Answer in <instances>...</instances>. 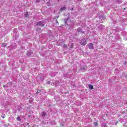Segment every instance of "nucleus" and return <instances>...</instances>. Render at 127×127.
Returning <instances> with one entry per match:
<instances>
[{
    "mask_svg": "<svg viewBox=\"0 0 127 127\" xmlns=\"http://www.w3.org/2000/svg\"><path fill=\"white\" fill-rule=\"evenodd\" d=\"M42 26H44V24H43Z\"/></svg>",
    "mask_w": 127,
    "mask_h": 127,
    "instance_id": "dca6fc26",
    "label": "nucleus"
},
{
    "mask_svg": "<svg viewBox=\"0 0 127 127\" xmlns=\"http://www.w3.org/2000/svg\"><path fill=\"white\" fill-rule=\"evenodd\" d=\"M3 88H5V85H4L3 86Z\"/></svg>",
    "mask_w": 127,
    "mask_h": 127,
    "instance_id": "2eb2a0df",
    "label": "nucleus"
},
{
    "mask_svg": "<svg viewBox=\"0 0 127 127\" xmlns=\"http://www.w3.org/2000/svg\"><path fill=\"white\" fill-rule=\"evenodd\" d=\"M64 47H67V46H66V45H64Z\"/></svg>",
    "mask_w": 127,
    "mask_h": 127,
    "instance_id": "4468645a",
    "label": "nucleus"
},
{
    "mask_svg": "<svg viewBox=\"0 0 127 127\" xmlns=\"http://www.w3.org/2000/svg\"><path fill=\"white\" fill-rule=\"evenodd\" d=\"M58 1H59V0H58Z\"/></svg>",
    "mask_w": 127,
    "mask_h": 127,
    "instance_id": "aec40b11",
    "label": "nucleus"
},
{
    "mask_svg": "<svg viewBox=\"0 0 127 127\" xmlns=\"http://www.w3.org/2000/svg\"><path fill=\"white\" fill-rule=\"evenodd\" d=\"M86 69V67H81V69L82 70H85Z\"/></svg>",
    "mask_w": 127,
    "mask_h": 127,
    "instance_id": "1a4fd4ad",
    "label": "nucleus"
},
{
    "mask_svg": "<svg viewBox=\"0 0 127 127\" xmlns=\"http://www.w3.org/2000/svg\"><path fill=\"white\" fill-rule=\"evenodd\" d=\"M88 88L90 90H93V85H91V84H89L88 85Z\"/></svg>",
    "mask_w": 127,
    "mask_h": 127,
    "instance_id": "20e7f679",
    "label": "nucleus"
},
{
    "mask_svg": "<svg viewBox=\"0 0 127 127\" xmlns=\"http://www.w3.org/2000/svg\"><path fill=\"white\" fill-rule=\"evenodd\" d=\"M57 21V25H59V23H58V22L57 21V20H56Z\"/></svg>",
    "mask_w": 127,
    "mask_h": 127,
    "instance_id": "ddd939ff",
    "label": "nucleus"
},
{
    "mask_svg": "<svg viewBox=\"0 0 127 127\" xmlns=\"http://www.w3.org/2000/svg\"><path fill=\"white\" fill-rule=\"evenodd\" d=\"M77 31H78V32H81L82 31V29H80V28H78V29H77Z\"/></svg>",
    "mask_w": 127,
    "mask_h": 127,
    "instance_id": "423d86ee",
    "label": "nucleus"
},
{
    "mask_svg": "<svg viewBox=\"0 0 127 127\" xmlns=\"http://www.w3.org/2000/svg\"><path fill=\"white\" fill-rule=\"evenodd\" d=\"M65 9H66V7H62L61 8V9H60V11H61V12H62L63 10H65Z\"/></svg>",
    "mask_w": 127,
    "mask_h": 127,
    "instance_id": "7ed1b4c3",
    "label": "nucleus"
},
{
    "mask_svg": "<svg viewBox=\"0 0 127 127\" xmlns=\"http://www.w3.org/2000/svg\"><path fill=\"white\" fill-rule=\"evenodd\" d=\"M42 116H43V117H45V113H43L42 114Z\"/></svg>",
    "mask_w": 127,
    "mask_h": 127,
    "instance_id": "9b49d317",
    "label": "nucleus"
},
{
    "mask_svg": "<svg viewBox=\"0 0 127 127\" xmlns=\"http://www.w3.org/2000/svg\"><path fill=\"white\" fill-rule=\"evenodd\" d=\"M49 83H50L49 81H48V84H49Z\"/></svg>",
    "mask_w": 127,
    "mask_h": 127,
    "instance_id": "a211bd4d",
    "label": "nucleus"
},
{
    "mask_svg": "<svg viewBox=\"0 0 127 127\" xmlns=\"http://www.w3.org/2000/svg\"><path fill=\"white\" fill-rule=\"evenodd\" d=\"M39 92H40V91L37 90V92H36V93H37V94H38V93H39Z\"/></svg>",
    "mask_w": 127,
    "mask_h": 127,
    "instance_id": "f8f14e48",
    "label": "nucleus"
},
{
    "mask_svg": "<svg viewBox=\"0 0 127 127\" xmlns=\"http://www.w3.org/2000/svg\"><path fill=\"white\" fill-rule=\"evenodd\" d=\"M2 47H5V46H6V44L5 43L2 44Z\"/></svg>",
    "mask_w": 127,
    "mask_h": 127,
    "instance_id": "39448f33",
    "label": "nucleus"
},
{
    "mask_svg": "<svg viewBox=\"0 0 127 127\" xmlns=\"http://www.w3.org/2000/svg\"><path fill=\"white\" fill-rule=\"evenodd\" d=\"M95 126L96 127H97L98 126V123H97V122L95 123Z\"/></svg>",
    "mask_w": 127,
    "mask_h": 127,
    "instance_id": "9d476101",
    "label": "nucleus"
},
{
    "mask_svg": "<svg viewBox=\"0 0 127 127\" xmlns=\"http://www.w3.org/2000/svg\"><path fill=\"white\" fill-rule=\"evenodd\" d=\"M80 44H81V45H82L83 46H85V45H86V44H87V41L86 40V38H82L81 39Z\"/></svg>",
    "mask_w": 127,
    "mask_h": 127,
    "instance_id": "f257e3e1",
    "label": "nucleus"
},
{
    "mask_svg": "<svg viewBox=\"0 0 127 127\" xmlns=\"http://www.w3.org/2000/svg\"><path fill=\"white\" fill-rule=\"evenodd\" d=\"M40 25H41V24H40Z\"/></svg>",
    "mask_w": 127,
    "mask_h": 127,
    "instance_id": "6ab92c4d",
    "label": "nucleus"
},
{
    "mask_svg": "<svg viewBox=\"0 0 127 127\" xmlns=\"http://www.w3.org/2000/svg\"><path fill=\"white\" fill-rule=\"evenodd\" d=\"M88 46H89V49H94V47L93 46V43H89Z\"/></svg>",
    "mask_w": 127,
    "mask_h": 127,
    "instance_id": "f03ea898",
    "label": "nucleus"
},
{
    "mask_svg": "<svg viewBox=\"0 0 127 127\" xmlns=\"http://www.w3.org/2000/svg\"><path fill=\"white\" fill-rule=\"evenodd\" d=\"M70 16V14H68V16Z\"/></svg>",
    "mask_w": 127,
    "mask_h": 127,
    "instance_id": "f3484780",
    "label": "nucleus"
},
{
    "mask_svg": "<svg viewBox=\"0 0 127 127\" xmlns=\"http://www.w3.org/2000/svg\"><path fill=\"white\" fill-rule=\"evenodd\" d=\"M16 119L19 122V121H20V117H17Z\"/></svg>",
    "mask_w": 127,
    "mask_h": 127,
    "instance_id": "6e6552de",
    "label": "nucleus"
},
{
    "mask_svg": "<svg viewBox=\"0 0 127 127\" xmlns=\"http://www.w3.org/2000/svg\"><path fill=\"white\" fill-rule=\"evenodd\" d=\"M2 119H4L5 118V115L4 114L1 115Z\"/></svg>",
    "mask_w": 127,
    "mask_h": 127,
    "instance_id": "0eeeda50",
    "label": "nucleus"
}]
</instances>
